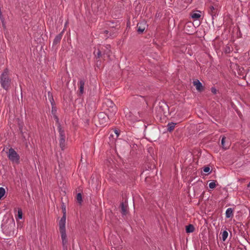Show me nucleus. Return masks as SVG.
Returning <instances> with one entry per match:
<instances>
[{"mask_svg": "<svg viewBox=\"0 0 250 250\" xmlns=\"http://www.w3.org/2000/svg\"><path fill=\"white\" fill-rule=\"evenodd\" d=\"M11 79L9 76V71L7 68H5L0 76V83L1 87L5 90H8L11 84Z\"/></svg>", "mask_w": 250, "mask_h": 250, "instance_id": "f257e3e1", "label": "nucleus"}, {"mask_svg": "<svg viewBox=\"0 0 250 250\" xmlns=\"http://www.w3.org/2000/svg\"><path fill=\"white\" fill-rule=\"evenodd\" d=\"M59 227L62 240L63 250H67L68 239L66 233L65 223L59 224Z\"/></svg>", "mask_w": 250, "mask_h": 250, "instance_id": "f03ea898", "label": "nucleus"}, {"mask_svg": "<svg viewBox=\"0 0 250 250\" xmlns=\"http://www.w3.org/2000/svg\"><path fill=\"white\" fill-rule=\"evenodd\" d=\"M98 122L96 125H99L101 127L105 126L108 124V121L111 120L110 117L107 115V113L104 112H101L98 114Z\"/></svg>", "mask_w": 250, "mask_h": 250, "instance_id": "7ed1b4c3", "label": "nucleus"}, {"mask_svg": "<svg viewBox=\"0 0 250 250\" xmlns=\"http://www.w3.org/2000/svg\"><path fill=\"white\" fill-rule=\"evenodd\" d=\"M7 157L9 160L12 163L16 164H20V156L14 148L11 147L9 149L8 152H7Z\"/></svg>", "mask_w": 250, "mask_h": 250, "instance_id": "20e7f679", "label": "nucleus"}, {"mask_svg": "<svg viewBox=\"0 0 250 250\" xmlns=\"http://www.w3.org/2000/svg\"><path fill=\"white\" fill-rule=\"evenodd\" d=\"M158 111L160 112L161 116L163 115L165 117H167L169 114V106L165 102L159 103Z\"/></svg>", "mask_w": 250, "mask_h": 250, "instance_id": "39448f33", "label": "nucleus"}, {"mask_svg": "<svg viewBox=\"0 0 250 250\" xmlns=\"http://www.w3.org/2000/svg\"><path fill=\"white\" fill-rule=\"evenodd\" d=\"M112 106L109 107L108 108H106L105 113H107V115L112 121H113L115 120V115L117 112V107L115 104H111Z\"/></svg>", "mask_w": 250, "mask_h": 250, "instance_id": "423d86ee", "label": "nucleus"}, {"mask_svg": "<svg viewBox=\"0 0 250 250\" xmlns=\"http://www.w3.org/2000/svg\"><path fill=\"white\" fill-rule=\"evenodd\" d=\"M120 207L121 208V213L123 216L126 215L128 213V204L126 199L125 202H122L120 204Z\"/></svg>", "mask_w": 250, "mask_h": 250, "instance_id": "0eeeda50", "label": "nucleus"}, {"mask_svg": "<svg viewBox=\"0 0 250 250\" xmlns=\"http://www.w3.org/2000/svg\"><path fill=\"white\" fill-rule=\"evenodd\" d=\"M193 84L195 86L196 90L198 92H202L204 91L205 86L203 85L202 83L198 79L193 81Z\"/></svg>", "mask_w": 250, "mask_h": 250, "instance_id": "6e6552de", "label": "nucleus"}, {"mask_svg": "<svg viewBox=\"0 0 250 250\" xmlns=\"http://www.w3.org/2000/svg\"><path fill=\"white\" fill-rule=\"evenodd\" d=\"M146 26V23L145 21H142L138 22L137 25V31L138 34H142L145 30Z\"/></svg>", "mask_w": 250, "mask_h": 250, "instance_id": "1a4fd4ad", "label": "nucleus"}, {"mask_svg": "<svg viewBox=\"0 0 250 250\" xmlns=\"http://www.w3.org/2000/svg\"><path fill=\"white\" fill-rule=\"evenodd\" d=\"M61 208L62 209V211L63 213V215L61 218V220L59 221V224H63L65 223L66 222V207L64 203H62Z\"/></svg>", "mask_w": 250, "mask_h": 250, "instance_id": "9d476101", "label": "nucleus"}, {"mask_svg": "<svg viewBox=\"0 0 250 250\" xmlns=\"http://www.w3.org/2000/svg\"><path fill=\"white\" fill-rule=\"evenodd\" d=\"M64 31V29H63L60 34H59L58 35H57L53 42V46L56 45L57 44L60 43L62 39V37L63 36V33Z\"/></svg>", "mask_w": 250, "mask_h": 250, "instance_id": "9b49d317", "label": "nucleus"}, {"mask_svg": "<svg viewBox=\"0 0 250 250\" xmlns=\"http://www.w3.org/2000/svg\"><path fill=\"white\" fill-rule=\"evenodd\" d=\"M125 118L131 122H135L136 119L135 117L133 116L132 113L128 109L125 111Z\"/></svg>", "mask_w": 250, "mask_h": 250, "instance_id": "f8f14e48", "label": "nucleus"}, {"mask_svg": "<svg viewBox=\"0 0 250 250\" xmlns=\"http://www.w3.org/2000/svg\"><path fill=\"white\" fill-rule=\"evenodd\" d=\"M217 9L215 8L213 5H210L209 7L208 13L211 15L212 19L213 20L214 17L217 15Z\"/></svg>", "mask_w": 250, "mask_h": 250, "instance_id": "ddd939ff", "label": "nucleus"}, {"mask_svg": "<svg viewBox=\"0 0 250 250\" xmlns=\"http://www.w3.org/2000/svg\"><path fill=\"white\" fill-rule=\"evenodd\" d=\"M226 138L224 136L222 137L221 140V146L225 150L228 149L229 147V143L228 142L226 143Z\"/></svg>", "mask_w": 250, "mask_h": 250, "instance_id": "4468645a", "label": "nucleus"}, {"mask_svg": "<svg viewBox=\"0 0 250 250\" xmlns=\"http://www.w3.org/2000/svg\"><path fill=\"white\" fill-rule=\"evenodd\" d=\"M234 208H228L226 211V217L227 218H232L233 216Z\"/></svg>", "mask_w": 250, "mask_h": 250, "instance_id": "2eb2a0df", "label": "nucleus"}, {"mask_svg": "<svg viewBox=\"0 0 250 250\" xmlns=\"http://www.w3.org/2000/svg\"><path fill=\"white\" fill-rule=\"evenodd\" d=\"M58 129H59V132L60 139H65V135L64 131L62 128L60 124H59Z\"/></svg>", "mask_w": 250, "mask_h": 250, "instance_id": "dca6fc26", "label": "nucleus"}, {"mask_svg": "<svg viewBox=\"0 0 250 250\" xmlns=\"http://www.w3.org/2000/svg\"><path fill=\"white\" fill-rule=\"evenodd\" d=\"M195 230L194 226L192 224H189L186 226V232L187 233L193 232Z\"/></svg>", "mask_w": 250, "mask_h": 250, "instance_id": "f3484780", "label": "nucleus"}, {"mask_svg": "<svg viewBox=\"0 0 250 250\" xmlns=\"http://www.w3.org/2000/svg\"><path fill=\"white\" fill-rule=\"evenodd\" d=\"M20 132L21 135V137L23 139V141H25L26 138L28 135V134L27 133V129L26 128V127H24L23 129L20 131Z\"/></svg>", "mask_w": 250, "mask_h": 250, "instance_id": "a211bd4d", "label": "nucleus"}, {"mask_svg": "<svg viewBox=\"0 0 250 250\" xmlns=\"http://www.w3.org/2000/svg\"><path fill=\"white\" fill-rule=\"evenodd\" d=\"M176 124V123L173 122L169 123L167 125V131L169 132H172L174 130Z\"/></svg>", "mask_w": 250, "mask_h": 250, "instance_id": "6ab92c4d", "label": "nucleus"}, {"mask_svg": "<svg viewBox=\"0 0 250 250\" xmlns=\"http://www.w3.org/2000/svg\"><path fill=\"white\" fill-rule=\"evenodd\" d=\"M85 83V81L84 80H80L79 81V85H80V93L81 94H83V93L84 90V85Z\"/></svg>", "mask_w": 250, "mask_h": 250, "instance_id": "aec40b11", "label": "nucleus"}, {"mask_svg": "<svg viewBox=\"0 0 250 250\" xmlns=\"http://www.w3.org/2000/svg\"><path fill=\"white\" fill-rule=\"evenodd\" d=\"M65 139H59V145L62 150H64L65 149Z\"/></svg>", "mask_w": 250, "mask_h": 250, "instance_id": "412c9836", "label": "nucleus"}, {"mask_svg": "<svg viewBox=\"0 0 250 250\" xmlns=\"http://www.w3.org/2000/svg\"><path fill=\"white\" fill-rule=\"evenodd\" d=\"M22 211L21 208H18V214L16 215V219H21L22 218Z\"/></svg>", "mask_w": 250, "mask_h": 250, "instance_id": "4be33fe9", "label": "nucleus"}, {"mask_svg": "<svg viewBox=\"0 0 250 250\" xmlns=\"http://www.w3.org/2000/svg\"><path fill=\"white\" fill-rule=\"evenodd\" d=\"M106 47L107 50L106 51H104V52L103 53V55L104 56L106 55L107 57H109L111 52V51L109 49V48H110V45L108 44L106 45Z\"/></svg>", "mask_w": 250, "mask_h": 250, "instance_id": "5701e85b", "label": "nucleus"}, {"mask_svg": "<svg viewBox=\"0 0 250 250\" xmlns=\"http://www.w3.org/2000/svg\"><path fill=\"white\" fill-rule=\"evenodd\" d=\"M77 200L78 203L79 204L81 205L82 203L83 202V198H82V195L81 193H78L77 194Z\"/></svg>", "mask_w": 250, "mask_h": 250, "instance_id": "b1692460", "label": "nucleus"}, {"mask_svg": "<svg viewBox=\"0 0 250 250\" xmlns=\"http://www.w3.org/2000/svg\"><path fill=\"white\" fill-rule=\"evenodd\" d=\"M217 181L213 180L209 184V188L211 189H214L217 186Z\"/></svg>", "mask_w": 250, "mask_h": 250, "instance_id": "393cba45", "label": "nucleus"}, {"mask_svg": "<svg viewBox=\"0 0 250 250\" xmlns=\"http://www.w3.org/2000/svg\"><path fill=\"white\" fill-rule=\"evenodd\" d=\"M191 17L193 19L197 20L201 17V15L199 13H194L191 15Z\"/></svg>", "mask_w": 250, "mask_h": 250, "instance_id": "a878e982", "label": "nucleus"}, {"mask_svg": "<svg viewBox=\"0 0 250 250\" xmlns=\"http://www.w3.org/2000/svg\"><path fill=\"white\" fill-rule=\"evenodd\" d=\"M18 126L19 127V131L23 129V128H24L23 123L20 120H19V121H18Z\"/></svg>", "mask_w": 250, "mask_h": 250, "instance_id": "bb28decb", "label": "nucleus"}, {"mask_svg": "<svg viewBox=\"0 0 250 250\" xmlns=\"http://www.w3.org/2000/svg\"><path fill=\"white\" fill-rule=\"evenodd\" d=\"M228 236V232L226 230H224L222 233V239L223 241H225Z\"/></svg>", "mask_w": 250, "mask_h": 250, "instance_id": "cd10ccee", "label": "nucleus"}, {"mask_svg": "<svg viewBox=\"0 0 250 250\" xmlns=\"http://www.w3.org/2000/svg\"><path fill=\"white\" fill-rule=\"evenodd\" d=\"M111 104H114L112 101L110 100H107L104 103V104L107 106V108L109 107L112 106Z\"/></svg>", "mask_w": 250, "mask_h": 250, "instance_id": "c85d7f7f", "label": "nucleus"}, {"mask_svg": "<svg viewBox=\"0 0 250 250\" xmlns=\"http://www.w3.org/2000/svg\"><path fill=\"white\" fill-rule=\"evenodd\" d=\"M5 190L3 188H0V199H1L5 195Z\"/></svg>", "mask_w": 250, "mask_h": 250, "instance_id": "c756f323", "label": "nucleus"}, {"mask_svg": "<svg viewBox=\"0 0 250 250\" xmlns=\"http://www.w3.org/2000/svg\"><path fill=\"white\" fill-rule=\"evenodd\" d=\"M203 171L205 172L208 173V174L210 173L211 172V170H210V168L208 166L204 167H203Z\"/></svg>", "mask_w": 250, "mask_h": 250, "instance_id": "7c9ffc66", "label": "nucleus"}, {"mask_svg": "<svg viewBox=\"0 0 250 250\" xmlns=\"http://www.w3.org/2000/svg\"><path fill=\"white\" fill-rule=\"evenodd\" d=\"M48 97L50 98V101L52 106H53V104H54V106H55V102H54V99L53 98L52 95L50 94V95L49 93H48Z\"/></svg>", "mask_w": 250, "mask_h": 250, "instance_id": "2f4dec72", "label": "nucleus"}, {"mask_svg": "<svg viewBox=\"0 0 250 250\" xmlns=\"http://www.w3.org/2000/svg\"><path fill=\"white\" fill-rule=\"evenodd\" d=\"M102 56L103 55L102 54V51L99 49H98L97 54L96 55V59H100L101 57H102Z\"/></svg>", "mask_w": 250, "mask_h": 250, "instance_id": "473e14b6", "label": "nucleus"}, {"mask_svg": "<svg viewBox=\"0 0 250 250\" xmlns=\"http://www.w3.org/2000/svg\"><path fill=\"white\" fill-rule=\"evenodd\" d=\"M51 113L53 115H56L57 107L55 106H54V104H53V106H52Z\"/></svg>", "mask_w": 250, "mask_h": 250, "instance_id": "72a5a7b5", "label": "nucleus"}, {"mask_svg": "<svg viewBox=\"0 0 250 250\" xmlns=\"http://www.w3.org/2000/svg\"><path fill=\"white\" fill-rule=\"evenodd\" d=\"M211 90V92L214 94H216L217 93V89H216V88L215 87H212L210 89Z\"/></svg>", "mask_w": 250, "mask_h": 250, "instance_id": "f704fd0d", "label": "nucleus"}, {"mask_svg": "<svg viewBox=\"0 0 250 250\" xmlns=\"http://www.w3.org/2000/svg\"><path fill=\"white\" fill-rule=\"evenodd\" d=\"M230 51H231V50H230L229 47V46L226 47L225 51L226 53H229L230 52Z\"/></svg>", "mask_w": 250, "mask_h": 250, "instance_id": "c9c22d12", "label": "nucleus"}, {"mask_svg": "<svg viewBox=\"0 0 250 250\" xmlns=\"http://www.w3.org/2000/svg\"><path fill=\"white\" fill-rule=\"evenodd\" d=\"M53 117L54 118V119H55L56 120V122H57V123H58V124L59 125V124H60L59 123V118L57 116V115H53Z\"/></svg>", "mask_w": 250, "mask_h": 250, "instance_id": "e433bc0d", "label": "nucleus"}, {"mask_svg": "<svg viewBox=\"0 0 250 250\" xmlns=\"http://www.w3.org/2000/svg\"><path fill=\"white\" fill-rule=\"evenodd\" d=\"M114 131L116 135V137H118L120 134V131L117 129H115Z\"/></svg>", "mask_w": 250, "mask_h": 250, "instance_id": "4c0bfd02", "label": "nucleus"}, {"mask_svg": "<svg viewBox=\"0 0 250 250\" xmlns=\"http://www.w3.org/2000/svg\"><path fill=\"white\" fill-rule=\"evenodd\" d=\"M137 97L138 99L139 98H142L145 101L144 98L143 97H142L141 96H139V95H137Z\"/></svg>", "mask_w": 250, "mask_h": 250, "instance_id": "58836bf2", "label": "nucleus"}, {"mask_svg": "<svg viewBox=\"0 0 250 250\" xmlns=\"http://www.w3.org/2000/svg\"><path fill=\"white\" fill-rule=\"evenodd\" d=\"M104 33L105 34H107L109 33V31H108V30H105V31H104Z\"/></svg>", "mask_w": 250, "mask_h": 250, "instance_id": "ea45409f", "label": "nucleus"}, {"mask_svg": "<svg viewBox=\"0 0 250 250\" xmlns=\"http://www.w3.org/2000/svg\"><path fill=\"white\" fill-rule=\"evenodd\" d=\"M59 166L60 167H63V164L62 163L61 164H59Z\"/></svg>", "mask_w": 250, "mask_h": 250, "instance_id": "a19ab883", "label": "nucleus"}, {"mask_svg": "<svg viewBox=\"0 0 250 250\" xmlns=\"http://www.w3.org/2000/svg\"><path fill=\"white\" fill-rule=\"evenodd\" d=\"M188 34H192V33L189 32L188 33Z\"/></svg>", "mask_w": 250, "mask_h": 250, "instance_id": "79ce46f5", "label": "nucleus"}, {"mask_svg": "<svg viewBox=\"0 0 250 250\" xmlns=\"http://www.w3.org/2000/svg\"><path fill=\"white\" fill-rule=\"evenodd\" d=\"M248 187H250V182L249 183V184L248 185Z\"/></svg>", "mask_w": 250, "mask_h": 250, "instance_id": "37998d69", "label": "nucleus"}]
</instances>
